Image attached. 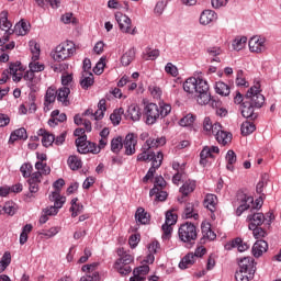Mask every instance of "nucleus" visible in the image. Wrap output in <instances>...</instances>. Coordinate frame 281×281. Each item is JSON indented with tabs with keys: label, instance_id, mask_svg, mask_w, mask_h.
Wrapping results in <instances>:
<instances>
[{
	"label": "nucleus",
	"instance_id": "obj_1",
	"mask_svg": "<svg viewBox=\"0 0 281 281\" xmlns=\"http://www.w3.org/2000/svg\"><path fill=\"white\" fill-rule=\"evenodd\" d=\"M265 104V95L260 89V83L250 87L245 94V102L240 106L243 117L246 120H256L258 114H256V109H262Z\"/></svg>",
	"mask_w": 281,
	"mask_h": 281
},
{
	"label": "nucleus",
	"instance_id": "obj_2",
	"mask_svg": "<svg viewBox=\"0 0 281 281\" xmlns=\"http://www.w3.org/2000/svg\"><path fill=\"white\" fill-rule=\"evenodd\" d=\"M183 90L187 93H198L196 102L202 106L210 104L212 101V95L210 94V85H207V81L199 77L188 78L183 83Z\"/></svg>",
	"mask_w": 281,
	"mask_h": 281
},
{
	"label": "nucleus",
	"instance_id": "obj_3",
	"mask_svg": "<svg viewBox=\"0 0 281 281\" xmlns=\"http://www.w3.org/2000/svg\"><path fill=\"white\" fill-rule=\"evenodd\" d=\"M171 111L172 106L168 103H160L159 105L156 103H147L143 109L145 124H147V126H153V124H157L158 120L168 117Z\"/></svg>",
	"mask_w": 281,
	"mask_h": 281
},
{
	"label": "nucleus",
	"instance_id": "obj_4",
	"mask_svg": "<svg viewBox=\"0 0 281 281\" xmlns=\"http://www.w3.org/2000/svg\"><path fill=\"white\" fill-rule=\"evenodd\" d=\"M239 269L235 272L236 281L254 280L256 276V260L251 257H244L238 260Z\"/></svg>",
	"mask_w": 281,
	"mask_h": 281
},
{
	"label": "nucleus",
	"instance_id": "obj_5",
	"mask_svg": "<svg viewBox=\"0 0 281 281\" xmlns=\"http://www.w3.org/2000/svg\"><path fill=\"white\" fill-rule=\"evenodd\" d=\"M76 54V43L66 41L56 46L55 50L50 53L53 60L63 63L67 58H71Z\"/></svg>",
	"mask_w": 281,
	"mask_h": 281
},
{
	"label": "nucleus",
	"instance_id": "obj_6",
	"mask_svg": "<svg viewBox=\"0 0 281 281\" xmlns=\"http://www.w3.org/2000/svg\"><path fill=\"white\" fill-rule=\"evenodd\" d=\"M178 236L181 243H184L191 249V247H194L198 238L196 226L189 222L182 224L178 229Z\"/></svg>",
	"mask_w": 281,
	"mask_h": 281
},
{
	"label": "nucleus",
	"instance_id": "obj_7",
	"mask_svg": "<svg viewBox=\"0 0 281 281\" xmlns=\"http://www.w3.org/2000/svg\"><path fill=\"white\" fill-rule=\"evenodd\" d=\"M117 256L120 257L114 262V269L120 273L121 276H128L133 271V268H131V262L135 260L134 257H132L131 254H126L124 251V248L117 249Z\"/></svg>",
	"mask_w": 281,
	"mask_h": 281
},
{
	"label": "nucleus",
	"instance_id": "obj_8",
	"mask_svg": "<svg viewBox=\"0 0 281 281\" xmlns=\"http://www.w3.org/2000/svg\"><path fill=\"white\" fill-rule=\"evenodd\" d=\"M254 204V196L240 191L236 194V200L234 201V207L236 216H243V213L247 212L249 207Z\"/></svg>",
	"mask_w": 281,
	"mask_h": 281
},
{
	"label": "nucleus",
	"instance_id": "obj_9",
	"mask_svg": "<svg viewBox=\"0 0 281 281\" xmlns=\"http://www.w3.org/2000/svg\"><path fill=\"white\" fill-rule=\"evenodd\" d=\"M136 146L137 135H135L134 133L127 134L123 140V148L125 149L124 155H126L127 157L135 155V153H137Z\"/></svg>",
	"mask_w": 281,
	"mask_h": 281
},
{
	"label": "nucleus",
	"instance_id": "obj_10",
	"mask_svg": "<svg viewBox=\"0 0 281 281\" xmlns=\"http://www.w3.org/2000/svg\"><path fill=\"white\" fill-rule=\"evenodd\" d=\"M162 162H164V153L158 151L157 158L153 160L151 167L148 169L147 173L143 178L144 183H148V181H150V179L155 177V172H157L158 168H161Z\"/></svg>",
	"mask_w": 281,
	"mask_h": 281
},
{
	"label": "nucleus",
	"instance_id": "obj_11",
	"mask_svg": "<svg viewBox=\"0 0 281 281\" xmlns=\"http://www.w3.org/2000/svg\"><path fill=\"white\" fill-rule=\"evenodd\" d=\"M265 43H267L266 37L258 36V35L252 36L248 42L250 52L255 54H261V52H265V49H267V46L265 45Z\"/></svg>",
	"mask_w": 281,
	"mask_h": 281
},
{
	"label": "nucleus",
	"instance_id": "obj_12",
	"mask_svg": "<svg viewBox=\"0 0 281 281\" xmlns=\"http://www.w3.org/2000/svg\"><path fill=\"white\" fill-rule=\"evenodd\" d=\"M202 237L200 238V245H205V243H212V240H216V233L212 231V225L210 223H202Z\"/></svg>",
	"mask_w": 281,
	"mask_h": 281
},
{
	"label": "nucleus",
	"instance_id": "obj_13",
	"mask_svg": "<svg viewBox=\"0 0 281 281\" xmlns=\"http://www.w3.org/2000/svg\"><path fill=\"white\" fill-rule=\"evenodd\" d=\"M115 20L119 23V27H120L121 32H123L124 34L131 33V25L133 22H132L131 18H128V15L122 14V13H116Z\"/></svg>",
	"mask_w": 281,
	"mask_h": 281
},
{
	"label": "nucleus",
	"instance_id": "obj_14",
	"mask_svg": "<svg viewBox=\"0 0 281 281\" xmlns=\"http://www.w3.org/2000/svg\"><path fill=\"white\" fill-rule=\"evenodd\" d=\"M247 221L249 223L248 229H255V227H260L267 218H265V214L262 213H250L247 216Z\"/></svg>",
	"mask_w": 281,
	"mask_h": 281
},
{
	"label": "nucleus",
	"instance_id": "obj_15",
	"mask_svg": "<svg viewBox=\"0 0 281 281\" xmlns=\"http://www.w3.org/2000/svg\"><path fill=\"white\" fill-rule=\"evenodd\" d=\"M218 21V14L213 10H204L200 15L201 25H211V23H216Z\"/></svg>",
	"mask_w": 281,
	"mask_h": 281
},
{
	"label": "nucleus",
	"instance_id": "obj_16",
	"mask_svg": "<svg viewBox=\"0 0 281 281\" xmlns=\"http://www.w3.org/2000/svg\"><path fill=\"white\" fill-rule=\"evenodd\" d=\"M226 251H232V249H238V251H247L249 249V245L243 243V239L240 237H237L228 243L225 244Z\"/></svg>",
	"mask_w": 281,
	"mask_h": 281
},
{
	"label": "nucleus",
	"instance_id": "obj_17",
	"mask_svg": "<svg viewBox=\"0 0 281 281\" xmlns=\"http://www.w3.org/2000/svg\"><path fill=\"white\" fill-rule=\"evenodd\" d=\"M203 131L206 135H214L216 131H221V123H213L210 116H205L203 120Z\"/></svg>",
	"mask_w": 281,
	"mask_h": 281
},
{
	"label": "nucleus",
	"instance_id": "obj_18",
	"mask_svg": "<svg viewBox=\"0 0 281 281\" xmlns=\"http://www.w3.org/2000/svg\"><path fill=\"white\" fill-rule=\"evenodd\" d=\"M213 135L215 136L216 142L223 146H227V144L232 142V133L223 131V125H221L220 130H216Z\"/></svg>",
	"mask_w": 281,
	"mask_h": 281
},
{
	"label": "nucleus",
	"instance_id": "obj_19",
	"mask_svg": "<svg viewBox=\"0 0 281 281\" xmlns=\"http://www.w3.org/2000/svg\"><path fill=\"white\" fill-rule=\"evenodd\" d=\"M142 115H144V113H142L139 105L133 103L127 108L126 117H130L132 122H139V120H142Z\"/></svg>",
	"mask_w": 281,
	"mask_h": 281
},
{
	"label": "nucleus",
	"instance_id": "obj_20",
	"mask_svg": "<svg viewBox=\"0 0 281 281\" xmlns=\"http://www.w3.org/2000/svg\"><path fill=\"white\" fill-rule=\"evenodd\" d=\"M67 122V114L60 113V110H54L50 113V119L48 120V126H58L59 123Z\"/></svg>",
	"mask_w": 281,
	"mask_h": 281
},
{
	"label": "nucleus",
	"instance_id": "obj_21",
	"mask_svg": "<svg viewBox=\"0 0 281 281\" xmlns=\"http://www.w3.org/2000/svg\"><path fill=\"white\" fill-rule=\"evenodd\" d=\"M267 249H269V244L263 239H259L252 246V256L260 258L262 254L267 252Z\"/></svg>",
	"mask_w": 281,
	"mask_h": 281
},
{
	"label": "nucleus",
	"instance_id": "obj_22",
	"mask_svg": "<svg viewBox=\"0 0 281 281\" xmlns=\"http://www.w3.org/2000/svg\"><path fill=\"white\" fill-rule=\"evenodd\" d=\"M159 146H166V137L148 138L143 145V150H150V148H159Z\"/></svg>",
	"mask_w": 281,
	"mask_h": 281
},
{
	"label": "nucleus",
	"instance_id": "obj_23",
	"mask_svg": "<svg viewBox=\"0 0 281 281\" xmlns=\"http://www.w3.org/2000/svg\"><path fill=\"white\" fill-rule=\"evenodd\" d=\"M37 135L42 137V144L45 146V148H49V146H53L56 136L54 134H49V132H46L45 128H40L37 131Z\"/></svg>",
	"mask_w": 281,
	"mask_h": 281
},
{
	"label": "nucleus",
	"instance_id": "obj_24",
	"mask_svg": "<svg viewBox=\"0 0 281 281\" xmlns=\"http://www.w3.org/2000/svg\"><path fill=\"white\" fill-rule=\"evenodd\" d=\"M41 173L40 172H33L31 178H29L27 183H29V192H32L33 194H36L38 192L40 187L38 184L41 183Z\"/></svg>",
	"mask_w": 281,
	"mask_h": 281
},
{
	"label": "nucleus",
	"instance_id": "obj_25",
	"mask_svg": "<svg viewBox=\"0 0 281 281\" xmlns=\"http://www.w3.org/2000/svg\"><path fill=\"white\" fill-rule=\"evenodd\" d=\"M94 82H95V79L93 78V72L91 71L82 72L81 79H80L81 89H85V91H87V89L93 87Z\"/></svg>",
	"mask_w": 281,
	"mask_h": 281
},
{
	"label": "nucleus",
	"instance_id": "obj_26",
	"mask_svg": "<svg viewBox=\"0 0 281 281\" xmlns=\"http://www.w3.org/2000/svg\"><path fill=\"white\" fill-rule=\"evenodd\" d=\"M19 139H22V142L27 139V130H25V127L14 130L10 135L9 144H14V142H19Z\"/></svg>",
	"mask_w": 281,
	"mask_h": 281
},
{
	"label": "nucleus",
	"instance_id": "obj_27",
	"mask_svg": "<svg viewBox=\"0 0 281 281\" xmlns=\"http://www.w3.org/2000/svg\"><path fill=\"white\" fill-rule=\"evenodd\" d=\"M56 92L58 102H61L64 106H69V93H71L69 87H61Z\"/></svg>",
	"mask_w": 281,
	"mask_h": 281
},
{
	"label": "nucleus",
	"instance_id": "obj_28",
	"mask_svg": "<svg viewBox=\"0 0 281 281\" xmlns=\"http://www.w3.org/2000/svg\"><path fill=\"white\" fill-rule=\"evenodd\" d=\"M0 30L7 34H12V22L8 20V11L0 13Z\"/></svg>",
	"mask_w": 281,
	"mask_h": 281
},
{
	"label": "nucleus",
	"instance_id": "obj_29",
	"mask_svg": "<svg viewBox=\"0 0 281 281\" xmlns=\"http://www.w3.org/2000/svg\"><path fill=\"white\" fill-rule=\"evenodd\" d=\"M48 199L54 203L53 206L57 207L58 211L65 205L67 201V198L60 195L58 191H53Z\"/></svg>",
	"mask_w": 281,
	"mask_h": 281
},
{
	"label": "nucleus",
	"instance_id": "obj_30",
	"mask_svg": "<svg viewBox=\"0 0 281 281\" xmlns=\"http://www.w3.org/2000/svg\"><path fill=\"white\" fill-rule=\"evenodd\" d=\"M77 153L80 155H87L89 154V150L87 148L89 147V140H87V135L80 136L75 140Z\"/></svg>",
	"mask_w": 281,
	"mask_h": 281
},
{
	"label": "nucleus",
	"instance_id": "obj_31",
	"mask_svg": "<svg viewBox=\"0 0 281 281\" xmlns=\"http://www.w3.org/2000/svg\"><path fill=\"white\" fill-rule=\"evenodd\" d=\"M135 220L140 225H148L150 223V214L144 207H138L135 213Z\"/></svg>",
	"mask_w": 281,
	"mask_h": 281
},
{
	"label": "nucleus",
	"instance_id": "obj_32",
	"mask_svg": "<svg viewBox=\"0 0 281 281\" xmlns=\"http://www.w3.org/2000/svg\"><path fill=\"white\" fill-rule=\"evenodd\" d=\"M27 32H30V27L23 20L15 24L14 30H11V34H16V36H25Z\"/></svg>",
	"mask_w": 281,
	"mask_h": 281
},
{
	"label": "nucleus",
	"instance_id": "obj_33",
	"mask_svg": "<svg viewBox=\"0 0 281 281\" xmlns=\"http://www.w3.org/2000/svg\"><path fill=\"white\" fill-rule=\"evenodd\" d=\"M18 71H21V61L11 63L8 74L13 76V82H21V75Z\"/></svg>",
	"mask_w": 281,
	"mask_h": 281
},
{
	"label": "nucleus",
	"instance_id": "obj_34",
	"mask_svg": "<svg viewBox=\"0 0 281 281\" xmlns=\"http://www.w3.org/2000/svg\"><path fill=\"white\" fill-rule=\"evenodd\" d=\"M196 190V181L194 180H189L186 181L181 187H180V192L182 196H188V194H192Z\"/></svg>",
	"mask_w": 281,
	"mask_h": 281
},
{
	"label": "nucleus",
	"instance_id": "obj_35",
	"mask_svg": "<svg viewBox=\"0 0 281 281\" xmlns=\"http://www.w3.org/2000/svg\"><path fill=\"white\" fill-rule=\"evenodd\" d=\"M194 262H196V259L194 258V252H189L179 262V268L180 269H190V267H192V265H194Z\"/></svg>",
	"mask_w": 281,
	"mask_h": 281
},
{
	"label": "nucleus",
	"instance_id": "obj_36",
	"mask_svg": "<svg viewBox=\"0 0 281 281\" xmlns=\"http://www.w3.org/2000/svg\"><path fill=\"white\" fill-rule=\"evenodd\" d=\"M135 47L130 48L123 56L121 57V64L123 67H128L135 60Z\"/></svg>",
	"mask_w": 281,
	"mask_h": 281
},
{
	"label": "nucleus",
	"instance_id": "obj_37",
	"mask_svg": "<svg viewBox=\"0 0 281 281\" xmlns=\"http://www.w3.org/2000/svg\"><path fill=\"white\" fill-rule=\"evenodd\" d=\"M216 203H218V199L215 194L209 193L204 199V207L210 210V212H215Z\"/></svg>",
	"mask_w": 281,
	"mask_h": 281
},
{
	"label": "nucleus",
	"instance_id": "obj_38",
	"mask_svg": "<svg viewBox=\"0 0 281 281\" xmlns=\"http://www.w3.org/2000/svg\"><path fill=\"white\" fill-rule=\"evenodd\" d=\"M68 167L70 170H80L82 168V159L76 155H70L67 159Z\"/></svg>",
	"mask_w": 281,
	"mask_h": 281
},
{
	"label": "nucleus",
	"instance_id": "obj_39",
	"mask_svg": "<svg viewBox=\"0 0 281 281\" xmlns=\"http://www.w3.org/2000/svg\"><path fill=\"white\" fill-rule=\"evenodd\" d=\"M124 148V139L122 138V136H117L112 138L111 140V150L115 154V155H120V151Z\"/></svg>",
	"mask_w": 281,
	"mask_h": 281
},
{
	"label": "nucleus",
	"instance_id": "obj_40",
	"mask_svg": "<svg viewBox=\"0 0 281 281\" xmlns=\"http://www.w3.org/2000/svg\"><path fill=\"white\" fill-rule=\"evenodd\" d=\"M232 89L229 88V86L223 81H217L215 83V93H217L218 95H224L227 97L229 95Z\"/></svg>",
	"mask_w": 281,
	"mask_h": 281
},
{
	"label": "nucleus",
	"instance_id": "obj_41",
	"mask_svg": "<svg viewBox=\"0 0 281 281\" xmlns=\"http://www.w3.org/2000/svg\"><path fill=\"white\" fill-rule=\"evenodd\" d=\"M149 196H156V201H166V199H168V192L160 188L154 187L149 191Z\"/></svg>",
	"mask_w": 281,
	"mask_h": 281
},
{
	"label": "nucleus",
	"instance_id": "obj_42",
	"mask_svg": "<svg viewBox=\"0 0 281 281\" xmlns=\"http://www.w3.org/2000/svg\"><path fill=\"white\" fill-rule=\"evenodd\" d=\"M149 149H143V153L137 155L136 160L137 161H155V159L158 160L157 155L155 154V151H151L148 154Z\"/></svg>",
	"mask_w": 281,
	"mask_h": 281
},
{
	"label": "nucleus",
	"instance_id": "obj_43",
	"mask_svg": "<svg viewBox=\"0 0 281 281\" xmlns=\"http://www.w3.org/2000/svg\"><path fill=\"white\" fill-rule=\"evenodd\" d=\"M35 169L37 170L35 172L40 173V179L41 180L43 179V175L47 176L52 172V168L49 166H47L46 162L36 161L35 162Z\"/></svg>",
	"mask_w": 281,
	"mask_h": 281
},
{
	"label": "nucleus",
	"instance_id": "obj_44",
	"mask_svg": "<svg viewBox=\"0 0 281 281\" xmlns=\"http://www.w3.org/2000/svg\"><path fill=\"white\" fill-rule=\"evenodd\" d=\"M226 161H227V165H226V168L228 170H231V172H234V164H236L237 161V156H236V153L234 150H228L226 153V157H225Z\"/></svg>",
	"mask_w": 281,
	"mask_h": 281
},
{
	"label": "nucleus",
	"instance_id": "obj_45",
	"mask_svg": "<svg viewBox=\"0 0 281 281\" xmlns=\"http://www.w3.org/2000/svg\"><path fill=\"white\" fill-rule=\"evenodd\" d=\"M29 47L31 49V54H33L32 60H38V58H41V45H38L36 41H30Z\"/></svg>",
	"mask_w": 281,
	"mask_h": 281
},
{
	"label": "nucleus",
	"instance_id": "obj_46",
	"mask_svg": "<svg viewBox=\"0 0 281 281\" xmlns=\"http://www.w3.org/2000/svg\"><path fill=\"white\" fill-rule=\"evenodd\" d=\"M265 186H267V182H265V180H261L257 183L256 187V192L257 194H261V196H259V199L256 200L257 205L256 209L258 210V207H262V196H265V193H262L265 191Z\"/></svg>",
	"mask_w": 281,
	"mask_h": 281
},
{
	"label": "nucleus",
	"instance_id": "obj_47",
	"mask_svg": "<svg viewBox=\"0 0 281 281\" xmlns=\"http://www.w3.org/2000/svg\"><path fill=\"white\" fill-rule=\"evenodd\" d=\"M56 98H57L56 89L48 88L47 91H46V94H45L44 104L46 106H49V104H54V102H56Z\"/></svg>",
	"mask_w": 281,
	"mask_h": 281
},
{
	"label": "nucleus",
	"instance_id": "obj_48",
	"mask_svg": "<svg viewBox=\"0 0 281 281\" xmlns=\"http://www.w3.org/2000/svg\"><path fill=\"white\" fill-rule=\"evenodd\" d=\"M33 170L34 166H32L30 162H24L20 167V172L22 173V177H24V179H32Z\"/></svg>",
	"mask_w": 281,
	"mask_h": 281
},
{
	"label": "nucleus",
	"instance_id": "obj_49",
	"mask_svg": "<svg viewBox=\"0 0 281 281\" xmlns=\"http://www.w3.org/2000/svg\"><path fill=\"white\" fill-rule=\"evenodd\" d=\"M184 218H199V213H194V204L192 203H187L184 207Z\"/></svg>",
	"mask_w": 281,
	"mask_h": 281
},
{
	"label": "nucleus",
	"instance_id": "obj_50",
	"mask_svg": "<svg viewBox=\"0 0 281 281\" xmlns=\"http://www.w3.org/2000/svg\"><path fill=\"white\" fill-rule=\"evenodd\" d=\"M240 131H241V135H251V133H254V131H256V125L251 122H244L241 124V127H240Z\"/></svg>",
	"mask_w": 281,
	"mask_h": 281
},
{
	"label": "nucleus",
	"instance_id": "obj_51",
	"mask_svg": "<svg viewBox=\"0 0 281 281\" xmlns=\"http://www.w3.org/2000/svg\"><path fill=\"white\" fill-rule=\"evenodd\" d=\"M247 45V36L236 37L233 42V49L240 52Z\"/></svg>",
	"mask_w": 281,
	"mask_h": 281
},
{
	"label": "nucleus",
	"instance_id": "obj_52",
	"mask_svg": "<svg viewBox=\"0 0 281 281\" xmlns=\"http://www.w3.org/2000/svg\"><path fill=\"white\" fill-rule=\"evenodd\" d=\"M124 113V109L114 110V112L110 115V120L114 126H117L120 122H122V114Z\"/></svg>",
	"mask_w": 281,
	"mask_h": 281
},
{
	"label": "nucleus",
	"instance_id": "obj_53",
	"mask_svg": "<svg viewBox=\"0 0 281 281\" xmlns=\"http://www.w3.org/2000/svg\"><path fill=\"white\" fill-rule=\"evenodd\" d=\"M196 120V116L193 114H187L186 116H183L180 121L179 124L181 126H192V124H194Z\"/></svg>",
	"mask_w": 281,
	"mask_h": 281
},
{
	"label": "nucleus",
	"instance_id": "obj_54",
	"mask_svg": "<svg viewBox=\"0 0 281 281\" xmlns=\"http://www.w3.org/2000/svg\"><path fill=\"white\" fill-rule=\"evenodd\" d=\"M249 229H250V232H252V236L257 240L260 239V238H265V236H267V231H265L260 226H255L254 228H249Z\"/></svg>",
	"mask_w": 281,
	"mask_h": 281
},
{
	"label": "nucleus",
	"instance_id": "obj_55",
	"mask_svg": "<svg viewBox=\"0 0 281 281\" xmlns=\"http://www.w3.org/2000/svg\"><path fill=\"white\" fill-rule=\"evenodd\" d=\"M165 71L166 74H169V76H172V78H177V76H179V68H177L172 63H167Z\"/></svg>",
	"mask_w": 281,
	"mask_h": 281
},
{
	"label": "nucleus",
	"instance_id": "obj_56",
	"mask_svg": "<svg viewBox=\"0 0 281 281\" xmlns=\"http://www.w3.org/2000/svg\"><path fill=\"white\" fill-rule=\"evenodd\" d=\"M235 83L237 87H249V82H247V80L245 79L243 70L237 71Z\"/></svg>",
	"mask_w": 281,
	"mask_h": 281
},
{
	"label": "nucleus",
	"instance_id": "obj_57",
	"mask_svg": "<svg viewBox=\"0 0 281 281\" xmlns=\"http://www.w3.org/2000/svg\"><path fill=\"white\" fill-rule=\"evenodd\" d=\"M30 70L32 74H36L38 71H45V65L41 64L36 60H33L32 63L29 64Z\"/></svg>",
	"mask_w": 281,
	"mask_h": 281
},
{
	"label": "nucleus",
	"instance_id": "obj_58",
	"mask_svg": "<svg viewBox=\"0 0 281 281\" xmlns=\"http://www.w3.org/2000/svg\"><path fill=\"white\" fill-rule=\"evenodd\" d=\"M164 234H162V240H170V236H172V224H162L161 227Z\"/></svg>",
	"mask_w": 281,
	"mask_h": 281
},
{
	"label": "nucleus",
	"instance_id": "obj_59",
	"mask_svg": "<svg viewBox=\"0 0 281 281\" xmlns=\"http://www.w3.org/2000/svg\"><path fill=\"white\" fill-rule=\"evenodd\" d=\"M105 58L101 57L100 60L97 63L95 67L93 68V72L97 76H101V74H104V67H106V64L104 63Z\"/></svg>",
	"mask_w": 281,
	"mask_h": 281
},
{
	"label": "nucleus",
	"instance_id": "obj_60",
	"mask_svg": "<svg viewBox=\"0 0 281 281\" xmlns=\"http://www.w3.org/2000/svg\"><path fill=\"white\" fill-rule=\"evenodd\" d=\"M164 10H166V2L164 0L158 1L154 8V14H156V16H161Z\"/></svg>",
	"mask_w": 281,
	"mask_h": 281
},
{
	"label": "nucleus",
	"instance_id": "obj_61",
	"mask_svg": "<svg viewBox=\"0 0 281 281\" xmlns=\"http://www.w3.org/2000/svg\"><path fill=\"white\" fill-rule=\"evenodd\" d=\"M165 224L176 225L177 224V214H172V211H167L166 212Z\"/></svg>",
	"mask_w": 281,
	"mask_h": 281
},
{
	"label": "nucleus",
	"instance_id": "obj_62",
	"mask_svg": "<svg viewBox=\"0 0 281 281\" xmlns=\"http://www.w3.org/2000/svg\"><path fill=\"white\" fill-rule=\"evenodd\" d=\"M3 210L5 214H9V216H14V214H16V207H14L13 202H7Z\"/></svg>",
	"mask_w": 281,
	"mask_h": 281
},
{
	"label": "nucleus",
	"instance_id": "obj_63",
	"mask_svg": "<svg viewBox=\"0 0 281 281\" xmlns=\"http://www.w3.org/2000/svg\"><path fill=\"white\" fill-rule=\"evenodd\" d=\"M149 271H150V267H148V266H140L138 268H135L133 270V273L142 276L143 278H146V274L149 273Z\"/></svg>",
	"mask_w": 281,
	"mask_h": 281
},
{
	"label": "nucleus",
	"instance_id": "obj_64",
	"mask_svg": "<svg viewBox=\"0 0 281 281\" xmlns=\"http://www.w3.org/2000/svg\"><path fill=\"white\" fill-rule=\"evenodd\" d=\"M139 240H142V236L139 234H134L128 239V245L132 249H135L137 245H139Z\"/></svg>",
	"mask_w": 281,
	"mask_h": 281
}]
</instances>
